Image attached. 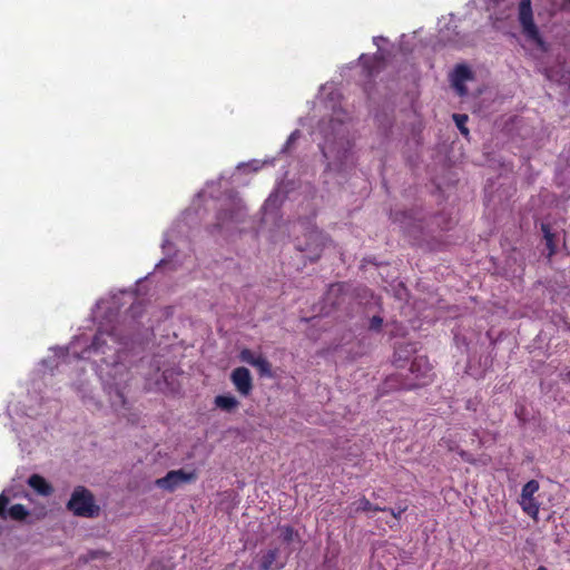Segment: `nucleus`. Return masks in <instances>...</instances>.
Masks as SVG:
<instances>
[{
	"instance_id": "nucleus-1",
	"label": "nucleus",
	"mask_w": 570,
	"mask_h": 570,
	"mask_svg": "<svg viewBox=\"0 0 570 570\" xmlns=\"http://www.w3.org/2000/svg\"><path fill=\"white\" fill-rule=\"evenodd\" d=\"M345 119L346 112L341 107L333 106L330 120L322 121L318 126V131L324 138L321 145L322 153L328 161V167L336 170H341L350 157L351 141Z\"/></svg>"
},
{
	"instance_id": "nucleus-2",
	"label": "nucleus",
	"mask_w": 570,
	"mask_h": 570,
	"mask_svg": "<svg viewBox=\"0 0 570 570\" xmlns=\"http://www.w3.org/2000/svg\"><path fill=\"white\" fill-rule=\"evenodd\" d=\"M127 344L128 343L125 342L124 338H121L119 336V334L116 332V330H112L111 332L106 331V330H99L92 341V344L87 350H85L81 355L77 354L75 343H71V345L68 350H72L71 353L76 357H80V358H86L91 353L107 354V351H114V355L110 357L111 360L108 361L107 358H104V362L107 365L110 364L114 366L115 373L114 374L109 373V375L114 380H116V376L118 374H122V372L126 368L122 364H120V360H121L120 354L122 353V351L127 346Z\"/></svg>"
},
{
	"instance_id": "nucleus-3",
	"label": "nucleus",
	"mask_w": 570,
	"mask_h": 570,
	"mask_svg": "<svg viewBox=\"0 0 570 570\" xmlns=\"http://www.w3.org/2000/svg\"><path fill=\"white\" fill-rule=\"evenodd\" d=\"M518 20L525 38L534 42L542 51L548 50V46L541 37L539 29L533 20L531 0H520L518 4Z\"/></svg>"
},
{
	"instance_id": "nucleus-4",
	"label": "nucleus",
	"mask_w": 570,
	"mask_h": 570,
	"mask_svg": "<svg viewBox=\"0 0 570 570\" xmlns=\"http://www.w3.org/2000/svg\"><path fill=\"white\" fill-rule=\"evenodd\" d=\"M67 508L77 517L95 518L99 514V507L94 495L83 487H77L67 503Z\"/></svg>"
},
{
	"instance_id": "nucleus-5",
	"label": "nucleus",
	"mask_w": 570,
	"mask_h": 570,
	"mask_svg": "<svg viewBox=\"0 0 570 570\" xmlns=\"http://www.w3.org/2000/svg\"><path fill=\"white\" fill-rule=\"evenodd\" d=\"M196 480L194 471H185L183 469L169 471L165 476L155 481V485L167 492H174L184 484Z\"/></svg>"
},
{
	"instance_id": "nucleus-6",
	"label": "nucleus",
	"mask_w": 570,
	"mask_h": 570,
	"mask_svg": "<svg viewBox=\"0 0 570 570\" xmlns=\"http://www.w3.org/2000/svg\"><path fill=\"white\" fill-rule=\"evenodd\" d=\"M292 552V549L285 552V556H282V551L278 547L269 548L265 551H261L257 557L258 569L259 570H279L284 568L287 561L288 554Z\"/></svg>"
},
{
	"instance_id": "nucleus-7",
	"label": "nucleus",
	"mask_w": 570,
	"mask_h": 570,
	"mask_svg": "<svg viewBox=\"0 0 570 570\" xmlns=\"http://www.w3.org/2000/svg\"><path fill=\"white\" fill-rule=\"evenodd\" d=\"M538 490L539 483L535 480L527 482L522 488L519 501L522 510L533 519H537L539 513V504L533 497Z\"/></svg>"
},
{
	"instance_id": "nucleus-8",
	"label": "nucleus",
	"mask_w": 570,
	"mask_h": 570,
	"mask_svg": "<svg viewBox=\"0 0 570 570\" xmlns=\"http://www.w3.org/2000/svg\"><path fill=\"white\" fill-rule=\"evenodd\" d=\"M306 238V243L302 244L299 242L297 248L301 252H307L308 257L315 259L318 257L321 249L325 246L326 237L321 230L312 228Z\"/></svg>"
},
{
	"instance_id": "nucleus-9",
	"label": "nucleus",
	"mask_w": 570,
	"mask_h": 570,
	"mask_svg": "<svg viewBox=\"0 0 570 570\" xmlns=\"http://www.w3.org/2000/svg\"><path fill=\"white\" fill-rule=\"evenodd\" d=\"M230 380L236 390L244 396H247L252 389L253 382L250 372L246 367H237L232 372Z\"/></svg>"
},
{
	"instance_id": "nucleus-10",
	"label": "nucleus",
	"mask_w": 570,
	"mask_h": 570,
	"mask_svg": "<svg viewBox=\"0 0 570 570\" xmlns=\"http://www.w3.org/2000/svg\"><path fill=\"white\" fill-rule=\"evenodd\" d=\"M245 214L246 210L243 203L240 200L234 202L232 210H224L218 215V226L223 228L232 223H239L243 220Z\"/></svg>"
},
{
	"instance_id": "nucleus-11",
	"label": "nucleus",
	"mask_w": 570,
	"mask_h": 570,
	"mask_svg": "<svg viewBox=\"0 0 570 570\" xmlns=\"http://www.w3.org/2000/svg\"><path fill=\"white\" fill-rule=\"evenodd\" d=\"M471 79L472 72L469 67L464 65H459L455 67L451 76V82L454 89L458 91L459 96H464L466 94L465 82Z\"/></svg>"
},
{
	"instance_id": "nucleus-12",
	"label": "nucleus",
	"mask_w": 570,
	"mask_h": 570,
	"mask_svg": "<svg viewBox=\"0 0 570 570\" xmlns=\"http://www.w3.org/2000/svg\"><path fill=\"white\" fill-rule=\"evenodd\" d=\"M376 511H386V508H382V507L372 504L370 502V500H367L365 497H362V498L355 500L348 507V513L351 515L358 513V512L370 513V512H376Z\"/></svg>"
},
{
	"instance_id": "nucleus-13",
	"label": "nucleus",
	"mask_w": 570,
	"mask_h": 570,
	"mask_svg": "<svg viewBox=\"0 0 570 570\" xmlns=\"http://www.w3.org/2000/svg\"><path fill=\"white\" fill-rule=\"evenodd\" d=\"M28 484L40 495L48 497L53 491L52 487L39 474H32L28 479Z\"/></svg>"
},
{
	"instance_id": "nucleus-14",
	"label": "nucleus",
	"mask_w": 570,
	"mask_h": 570,
	"mask_svg": "<svg viewBox=\"0 0 570 570\" xmlns=\"http://www.w3.org/2000/svg\"><path fill=\"white\" fill-rule=\"evenodd\" d=\"M411 373L415 375V379H426L429 377V372H431V368L429 366V363L423 357H416L411 364Z\"/></svg>"
},
{
	"instance_id": "nucleus-15",
	"label": "nucleus",
	"mask_w": 570,
	"mask_h": 570,
	"mask_svg": "<svg viewBox=\"0 0 570 570\" xmlns=\"http://www.w3.org/2000/svg\"><path fill=\"white\" fill-rule=\"evenodd\" d=\"M239 402L233 395H218L215 397V405L226 412H230L238 406Z\"/></svg>"
},
{
	"instance_id": "nucleus-16",
	"label": "nucleus",
	"mask_w": 570,
	"mask_h": 570,
	"mask_svg": "<svg viewBox=\"0 0 570 570\" xmlns=\"http://www.w3.org/2000/svg\"><path fill=\"white\" fill-rule=\"evenodd\" d=\"M278 538L283 543L291 544L299 539L298 533L289 525H282L278 528Z\"/></svg>"
},
{
	"instance_id": "nucleus-17",
	"label": "nucleus",
	"mask_w": 570,
	"mask_h": 570,
	"mask_svg": "<svg viewBox=\"0 0 570 570\" xmlns=\"http://www.w3.org/2000/svg\"><path fill=\"white\" fill-rule=\"evenodd\" d=\"M8 514L14 520H23L28 515V511L22 504H13L9 508Z\"/></svg>"
},
{
	"instance_id": "nucleus-18",
	"label": "nucleus",
	"mask_w": 570,
	"mask_h": 570,
	"mask_svg": "<svg viewBox=\"0 0 570 570\" xmlns=\"http://www.w3.org/2000/svg\"><path fill=\"white\" fill-rule=\"evenodd\" d=\"M254 367L258 370L262 376H272V366L265 357L261 356L254 364Z\"/></svg>"
},
{
	"instance_id": "nucleus-19",
	"label": "nucleus",
	"mask_w": 570,
	"mask_h": 570,
	"mask_svg": "<svg viewBox=\"0 0 570 570\" xmlns=\"http://www.w3.org/2000/svg\"><path fill=\"white\" fill-rule=\"evenodd\" d=\"M115 391H114V394L110 395V401H111V404L115 409H118L120 406H124L125 405V396H124V393L121 392V390L119 389L118 386V382H115Z\"/></svg>"
},
{
	"instance_id": "nucleus-20",
	"label": "nucleus",
	"mask_w": 570,
	"mask_h": 570,
	"mask_svg": "<svg viewBox=\"0 0 570 570\" xmlns=\"http://www.w3.org/2000/svg\"><path fill=\"white\" fill-rule=\"evenodd\" d=\"M261 356H262L261 354H255L253 351H250L248 348H244L239 353L240 361L245 362L252 366H254V364L256 363V361H258V358Z\"/></svg>"
},
{
	"instance_id": "nucleus-21",
	"label": "nucleus",
	"mask_w": 570,
	"mask_h": 570,
	"mask_svg": "<svg viewBox=\"0 0 570 570\" xmlns=\"http://www.w3.org/2000/svg\"><path fill=\"white\" fill-rule=\"evenodd\" d=\"M452 117H453V120H454L456 127L461 131V134L464 136H468L469 130L465 127V124L468 121V116L463 115V114H454Z\"/></svg>"
},
{
	"instance_id": "nucleus-22",
	"label": "nucleus",
	"mask_w": 570,
	"mask_h": 570,
	"mask_svg": "<svg viewBox=\"0 0 570 570\" xmlns=\"http://www.w3.org/2000/svg\"><path fill=\"white\" fill-rule=\"evenodd\" d=\"M544 75L548 80L554 82H561L563 78V73L561 71H556L553 69H546Z\"/></svg>"
},
{
	"instance_id": "nucleus-23",
	"label": "nucleus",
	"mask_w": 570,
	"mask_h": 570,
	"mask_svg": "<svg viewBox=\"0 0 570 570\" xmlns=\"http://www.w3.org/2000/svg\"><path fill=\"white\" fill-rule=\"evenodd\" d=\"M542 232L544 234V238L547 240V246L549 247L550 249V253L549 255H552L554 253V248L552 246V238H553V235L550 233L549 228L547 225H542Z\"/></svg>"
},
{
	"instance_id": "nucleus-24",
	"label": "nucleus",
	"mask_w": 570,
	"mask_h": 570,
	"mask_svg": "<svg viewBox=\"0 0 570 570\" xmlns=\"http://www.w3.org/2000/svg\"><path fill=\"white\" fill-rule=\"evenodd\" d=\"M406 510L407 505L404 504H399L395 509H386L395 520H399Z\"/></svg>"
},
{
	"instance_id": "nucleus-25",
	"label": "nucleus",
	"mask_w": 570,
	"mask_h": 570,
	"mask_svg": "<svg viewBox=\"0 0 570 570\" xmlns=\"http://www.w3.org/2000/svg\"><path fill=\"white\" fill-rule=\"evenodd\" d=\"M299 137H301V132H299V130H294V131L289 135V137H288V139H287V141H286V144H285V146H284V148H283V151H288V150H289V148H291V146H292V145H293V144H294V142L299 138Z\"/></svg>"
},
{
	"instance_id": "nucleus-26",
	"label": "nucleus",
	"mask_w": 570,
	"mask_h": 570,
	"mask_svg": "<svg viewBox=\"0 0 570 570\" xmlns=\"http://www.w3.org/2000/svg\"><path fill=\"white\" fill-rule=\"evenodd\" d=\"M382 323H383V320L380 316H373L371 322H370V327L372 330L377 331V330L381 328Z\"/></svg>"
},
{
	"instance_id": "nucleus-27",
	"label": "nucleus",
	"mask_w": 570,
	"mask_h": 570,
	"mask_svg": "<svg viewBox=\"0 0 570 570\" xmlns=\"http://www.w3.org/2000/svg\"><path fill=\"white\" fill-rule=\"evenodd\" d=\"M8 502H9L8 498L4 495V493H2L0 495V515L1 517L4 514L6 505L8 504Z\"/></svg>"
},
{
	"instance_id": "nucleus-28",
	"label": "nucleus",
	"mask_w": 570,
	"mask_h": 570,
	"mask_svg": "<svg viewBox=\"0 0 570 570\" xmlns=\"http://www.w3.org/2000/svg\"><path fill=\"white\" fill-rule=\"evenodd\" d=\"M425 383H426L425 381L417 382V383H410V384H406L405 387L406 389L417 387V386L424 385Z\"/></svg>"
},
{
	"instance_id": "nucleus-29",
	"label": "nucleus",
	"mask_w": 570,
	"mask_h": 570,
	"mask_svg": "<svg viewBox=\"0 0 570 570\" xmlns=\"http://www.w3.org/2000/svg\"><path fill=\"white\" fill-rule=\"evenodd\" d=\"M149 570H159V566H155V564H154V566H151V567L149 568Z\"/></svg>"
},
{
	"instance_id": "nucleus-30",
	"label": "nucleus",
	"mask_w": 570,
	"mask_h": 570,
	"mask_svg": "<svg viewBox=\"0 0 570 570\" xmlns=\"http://www.w3.org/2000/svg\"><path fill=\"white\" fill-rule=\"evenodd\" d=\"M537 570H548L546 567H539Z\"/></svg>"
},
{
	"instance_id": "nucleus-31",
	"label": "nucleus",
	"mask_w": 570,
	"mask_h": 570,
	"mask_svg": "<svg viewBox=\"0 0 570 570\" xmlns=\"http://www.w3.org/2000/svg\"><path fill=\"white\" fill-rule=\"evenodd\" d=\"M381 38H374V43L377 45V41L380 40Z\"/></svg>"
},
{
	"instance_id": "nucleus-32",
	"label": "nucleus",
	"mask_w": 570,
	"mask_h": 570,
	"mask_svg": "<svg viewBox=\"0 0 570 570\" xmlns=\"http://www.w3.org/2000/svg\"><path fill=\"white\" fill-rule=\"evenodd\" d=\"M109 390H111L109 393H110V395H112V392L115 391V389L112 390V386H109Z\"/></svg>"
},
{
	"instance_id": "nucleus-33",
	"label": "nucleus",
	"mask_w": 570,
	"mask_h": 570,
	"mask_svg": "<svg viewBox=\"0 0 570 570\" xmlns=\"http://www.w3.org/2000/svg\"><path fill=\"white\" fill-rule=\"evenodd\" d=\"M568 379H569V381H570V373L568 374Z\"/></svg>"
}]
</instances>
